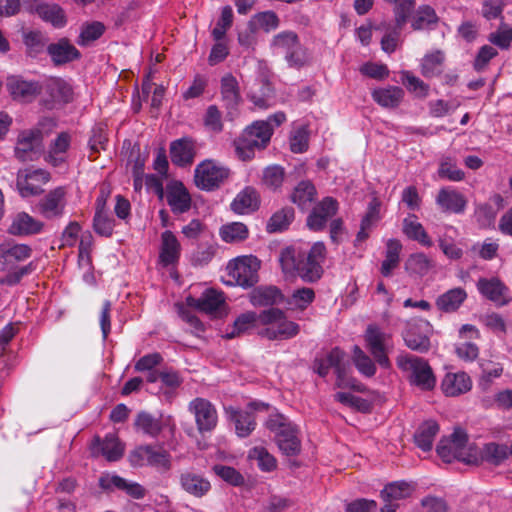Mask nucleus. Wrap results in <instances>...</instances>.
<instances>
[{
	"instance_id": "f257e3e1",
	"label": "nucleus",
	"mask_w": 512,
	"mask_h": 512,
	"mask_svg": "<svg viewBox=\"0 0 512 512\" xmlns=\"http://www.w3.org/2000/svg\"><path fill=\"white\" fill-rule=\"evenodd\" d=\"M327 249L323 242H315L308 252L297 251L287 247L280 253L279 262L285 274L296 273L304 282L315 283L323 275L322 264L326 259Z\"/></svg>"
},
{
	"instance_id": "f03ea898",
	"label": "nucleus",
	"mask_w": 512,
	"mask_h": 512,
	"mask_svg": "<svg viewBox=\"0 0 512 512\" xmlns=\"http://www.w3.org/2000/svg\"><path fill=\"white\" fill-rule=\"evenodd\" d=\"M274 127L269 121L257 120L247 126L234 140L235 152L242 161H250L256 150L265 149L270 143Z\"/></svg>"
},
{
	"instance_id": "7ed1b4c3",
	"label": "nucleus",
	"mask_w": 512,
	"mask_h": 512,
	"mask_svg": "<svg viewBox=\"0 0 512 512\" xmlns=\"http://www.w3.org/2000/svg\"><path fill=\"white\" fill-rule=\"evenodd\" d=\"M260 325L264 326L259 335L274 340H290L300 333V325L288 318L280 308H267L260 312Z\"/></svg>"
},
{
	"instance_id": "20e7f679",
	"label": "nucleus",
	"mask_w": 512,
	"mask_h": 512,
	"mask_svg": "<svg viewBox=\"0 0 512 512\" xmlns=\"http://www.w3.org/2000/svg\"><path fill=\"white\" fill-rule=\"evenodd\" d=\"M269 48L273 55L282 56L291 68L300 69L308 63L307 50L294 31L286 30L275 34L270 40Z\"/></svg>"
},
{
	"instance_id": "39448f33",
	"label": "nucleus",
	"mask_w": 512,
	"mask_h": 512,
	"mask_svg": "<svg viewBox=\"0 0 512 512\" xmlns=\"http://www.w3.org/2000/svg\"><path fill=\"white\" fill-rule=\"evenodd\" d=\"M396 365L402 372L408 373V381L411 385L422 391H431L435 388L436 377L426 359L401 353L396 358Z\"/></svg>"
},
{
	"instance_id": "423d86ee",
	"label": "nucleus",
	"mask_w": 512,
	"mask_h": 512,
	"mask_svg": "<svg viewBox=\"0 0 512 512\" xmlns=\"http://www.w3.org/2000/svg\"><path fill=\"white\" fill-rule=\"evenodd\" d=\"M266 427L275 434V441L280 451L286 456H297L301 452V440L297 427L283 414L269 416Z\"/></svg>"
},
{
	"instance_id": "0eeeda50",
	"label": "nucleus",
	"mask_w": 512,
	"mask_h": 512,
	"mask_svg": "<svg viewBox=\"0 0 512 512\" xmlns=\"http://www.w3.org/2000/svg\"><path fill=\"white\" fill-rule=\"evenodd\" d=\"M133 467H152L159 473H167L172 468V457L163 445H140L129 454Z\"/></svg>"
},
{
	"instance_id": "6e6552de",
	"label": "nucleus",
	"mask_w": 512,
	"mask_h": 512,
	"mask_svg": "<svg viewBox=\"0 0 512 512\" xmlns=\"http://www.w3.org/2000/svg\"><path fill=\"white\" fill-rule=\"evenodd\" d=\"M230 169L213 159H206L196 165L194 170L195 186L206 192L219 189L230 177Z\"/></svg>"
},
{
	"instance_id": "1a4fd4ad",
	"label": "nucleus",
	"mask_w": 512,
	"mask_h": 512,
	"mask_svg": "<svg viewBox=\"0 0 512 512\" xmlns=\"http://www.w3.org/2000/svg\"><path fill=\"white\" fill-rule=\"evenodd\" d=\"M259 260L255 256H241L231 260L227 265L228 276L236 285L248 288L258 281Z\"/></svg>"
},
{
	"instance_id": "9d476101",
	"label": "nucleus",
	"mask_w": 512,
	"mask_h": 512,
	"mask_svg": "<svg viewBox=\"0 0 512 512\" xmlns=\"http://www.w3.org/2000/svg\"><path fill=\"white\" fill-rule=\"evenodd\" d=\"M189 412L194 416L196 427L201 435L211 433L218 424L217 409L209 400L197 397L190 401Z\"/></svg>"
},
{
	"instance_id": "9b49d317",
	"label": "nucleus",
	"mask_w": 512,
	"mask_h": 512,
	"mask_svg": "<svg viewBox=\"0 0 512 512\" xmlns=\"http://www.w3.org/2000/svg\"><path fill=\"white\" fill-rule=\"evenodd\" d=\"M364 339L366 348L369 350L375 361L385 369L391 367L388 357V348L391 336L383 332L376 325H369L366 329Z\"/></svg>"
},
{
	"instance_id": "f8f14e48",
	"label": "nucleus",
	"mask_w": 512,
	"mask_h": 512,
	"mask_svg": "<svg viewBox=\"0 0 512 512\" xmlns=\"http://www.w3.org/2000/svg\"><path fill=\"white\" fill-rule=\"evenodd\" d=\"M220 94L224 108L226 109L225 119L232 122L240 114L239 105L242 98L239 83L231 73H227L221 78Z\"/></svg>"
},
{
	"instance_id": "ddd939ff",
	"label": "nucleus",
	"mask_w": 512,
	"mask_h": 512,
	"mask_svg": "<svg viewBox=\"0 0 512 512\" xmlns=\"http://www.w3.org/2000/svg\"><path fill=\"white\" fill-rule=\"evenodd\" d=\"M124 444L114 433L106 434L104 438L95 436L90 444L93 457L103 456L109 462L120 460L124 455Z\"/></svg>"
},
{
	"instance_id": "4468645a",
	"label": "nucleus",
	"mask_w": 512,
	"mask_h": 512,
	"mask_svg": "<svg viewBox=\"0 0 512 512\" xmlns=\"http://www.w3.org/2000/svg\"><path fill=\"white\" fill-rule=\"evenodd\" d=\"M50 179V174L44 169H26L17 176V188L23 197L41 194L42 186Z\"/></svg>"
},
{
	"instance_id": "2eb2a0df",
	"label": "nucleus",
	"mask_w": 512,
	"mask_h": 512,
	"mask_svg": "<svg viewBox=\"0 0 512 512\" xmlns=\"http://www.w3.org/2000/svg\"><path fill=\"white\" fill-rule=\"evenodd\" d=\"M476 286L484 298L497 306H504L512 301L509 288L497 277L480 278Z\"/></svg>"
},
{
	"instance_id": "dca6fc26",
	"label": "nucleus",
	"mask_w": 512,
	"mask_h": 512,
	"mask_svg": "<svg viewBox=\"0 0 512 512\" xmlns=\"http://www.w3.org/2000/svg\"><path fill=\"white\" fill-rule=\"evenodd\" d=\"M339 208L336 199L325 197L317 203L307 217V226L312 231H322L329 218L333 217Z\"/></svg>"
},
{
	"instance_id": "f3484780",
	"label": "nucleus",
	"mask_w": 512,
	"mask_h": 512,
	"mask_svg": "<svg viewBox=\"0 0 512 512\" xmlns=\"http://www.w3.org/2000/svg\"><path fill=\"white\" fill-rule=\"evenodd\" d=\"M41 141L39 131L27 130L21 132L15 147L16 158L21 162L37 159L41 151Z\"/></svg>"
},
{
	"instance_id": "a211bd4d",
	"label": "nucleus",
	"mask_w": 512,
	"mask_h": 512,
	"mask_svg": "<svg viewBox=\"0 0 512 512\" xmlns=\"http://www.w3.org/2000/svg\"><path fill=\"white\" fill-rule=\"evenodd\" d=\"M435 202L442 212L454 214H463L468 203L464 194L450 186L438 191Z\"/></svg>"
},
{
	"instance_id": "6ab92c4d",
	"label": "nucleus",
	"mask_w": 512,
	"mask_h": 512,
	"mask_svg": "<svg viewBox=\"0 0 512 512\" xmlns=\"http://www.w3.org/2000/svg\"><path fill=\"white\" fill-rule=\"evenodd\" d=\"M166 201L174 214H183L191 208V195L181 181H172L166 186Z\"/></svg>"
},
{
	"instance_id": "aec40b11",
	"label": "nucleus",
	"mask_w": 512,
	"mask_h": 512,
	"mask_svg": "<svg viewBox=\"0 0 512 512\" xmlns=\"http://www.w3.org/2000/svg\"><path fill=\"white\" fill-rule=\"evenodd\" d=\"M7 88L13 99L22 102L33 101L42 91V86L37 81H27L20 76L7 78Z\"/></svg>"
},
{
	"instance_id": "412c9836",
	"label": "nucleus",
	"mask_w": 512,
	"mask_h": 512,
	"mask_svg": "<svg viewBox=\"0 0 512 512\" xmlns=\"http://www.w3.org/2000/svg\"><path fill=\"white\" fill-rule=\"evenodd\" d=\"M196 156V142L190 137L176 139L170 144V158L178 167L190 166Z\"/></svg>"
},
{
	"instance_id": "4be33fe9",
	"label": "nucleus",
	"mask_w": 512,
	"mask_h": 512,
	"mask_svg": "<svg viewBox=\"0 0 512 512\" xmlns=\"http://www.w3.org/2000/svg\"><path fill=\"white\" fill-rule=\"evenodd\" d=\"M44 224L26 212H19L13 216L8 227V233L14 236H30L42 231Z\"/></svg>"
},
{
	"instance_id": "5701e85b",
	"label": "nucleus",
	"mask_w": 512,
	"mask_h": 512,
	"mask_svg": "<svg viewBox=\"0 0 512 512\" xmlns=\"http://www.w3.org/2000/svg\"><path fill=\"white\" fill-rule=\"evenodd\" d=\"M179 483L186 493L197 498L205 496L211 489V484L205 477L190 470L179 474Z\"/></svg>"
},
{
	"instance_id": "b1692460",
	"label": "nucleus",
	"mask_w": 512,
	"mask_h": 512,
	"mask_svg": "<svg viewBox=\"0 0 512 512\" xmlns=\"http://www.w3.org/2000/svg\"><path fill=\"white\" fill-rule=\"evenodd\" d=\"M99 486L103 490H111L117 488L125 491L129 496L135 499H142L145 494V488L139 483H129L126 479L118 475H104L99 479Z\"/></svg>"
},
{
	"instance_id": "393cba45",
	"label": "nucleus",
	"mask_w": 512,
	"mask_h": 512,
	"mask_svg": "<svg viewBox=\"0 0 512 512\" xmlns=\"http://www.w3.org/2000/svg\"><path fill=\"white\" fill-rule=\"evenodd\" d=\"M472 381L465 372H448L441 382V389L446 396L456 397L470 391Z\"/></svg>"
},
{
	"instance_id": "a878e982",
	"label": "nucleus",
	"mask_w": 512,
	"mask_h": 512,
	"mask_svg": "<svg viewBox=\"0 0 512 512\" xmlns=\"http://www.w3.org/2000/svg\"><path fill=\"white\" fill-rule=\"evenodd\" d=\"M26 8L37 13L41 19L55 27H61L64 19L63 11L57 4L40 3L38 0H23Z\"/></svg>"
},
{
	"instance_id": "bb28decb",
	"label": "nucleus",
	"mask_w": 512,
	"mask_h": 512,
	"mask_svg": "<svg viewBox=\"0 0 512 512\" xmlns=\"http://www.w3.org/2000/svg\"><path fill=\"white\" fill-rule=\"evenodd\" d=\"M181 254V245L177 237L170 230L161 234V248L159 260L164 267L178 263Z\"/></svg>"
},
{
	"instance_id": "cd10ccee",
	"label": "nucleus",
	"mask_w": 512,
	"mask_h": 512,
	"mask_svg": "<svg viewBox=\"0 0 512 512\" xmlns=\"http://www.w3.org/2000/svg\"><path fill=\"white\" fill-rule=\"evenodd\" d=\"M436 452L438 456L447 463H451L453 460H459L466 464H479V458L477 453H462L454 448L453 444L449 439L442 438L437 445Z\"/></svg>"
},
{
	"instance_id": "c85d7f7f",
	"label": "nucleus",
	"mask_w": 512,
	"mask_h": 512,
	"mask_svg": "<svg viewBox=\"0 0 512 512\" xmlns=\"http://www.w3.org/2000/svg\"><path fill=\"white\" fill-rule=\"evenodd\" d=\"M259 204L258 192L252 187H246L236 195L230 207L237 214H248L256 211Z\"/></svg>"
},
{
	"instance_id": "c756f323",
	"label": "nucleus",
	"mask_w": 512,
	"mask_h": 512,
	"mask_svg": "<svg viewBox=\"0 0 512 512\" xmlns=\"http://www.w3.org/2000/svg\"><path fill=\"white\" fill-rule=\"evenodd\" d=\"M439 430V424L435 420L430 419L424 421L414 433L413 439L415 445L423 452L431 451L434 439L439 433Z\"/></svg>"
},
{
	"instance_id": "7c9ffc66",
	"label": "nucleus",
	"mask_w": 512,
	"mask_h": 512,
	"mask_svg": "<svg viewBox=\"0 0 512 512\" xmlns=\"http://www.w3.org/2000/svg\"><path fill=\"white\" fill-rule=\"evenodd\" d=\"M467 299V292L461 287L452 288L439 295L436 299V307L444 313L456 312Z\"/></svg>"
},
{
	"instance_id": "2f4dec72",
	"label": "nucleus",
	"mask_w": 512,
	"mask_h": 512,
	"mask_svg": "<svg viewBox=\"0 0 512 512\" xmlns=\"http://www.w3.org/2000/svg\"><path fill=\"white\" fill-rule=\"evenodd\" d=\"M403 339L408 348L419 353H426L431 346L429 337L421 332L420 325L416 323H408Z\"/></svg>"
},
{
	"instance_id": "473e14b6",
	"label": "nucleus",
	"mask_w": 512,
	"mask_h": 512,
	"mask_svg": "<svg viewBox=\"0 0 512 512\" xmlns=\"http://www.w3.org/2000/svg\"><path fill=\"white\" fill-rule=\"evenodd\" d=\"M230 419L235 425V431L238 437H248L256 428L255 414L248 410L231 409Z\"/></svg>"
},
{
	"instance_id": "72a5a7b5",
	"label": "nucleus",
	"mask_w": 512,
	"mask_h": 512,
	"mask_svg": "<svg viewBox=\"0 0 512 512\" xmlns=\"http://www.w3.org/2000/svg\"><path fill=\"white\" fill-rule=\"evenodd\" d=\"M416 490V484L405 480L394 481L385 485L381 491L384 502H392L409 498Z\"/></svg>"
},
{
	"instance_id": "f704fd0d",
	"label": "nucleus",
	"mask_w": 512,
	"mask_h": 512,
	"mask_svg": "<svg viewBox=\"0 0 512 512\" xmlns=\"http://www.w3.org/2000/svg\"><path fill=\"white\" fill-rule=\"evenodd\" d=\"M317 191L310 180L300 181L293 189L290 200L301 210H307L316 200Z\"/></svg>"
},
{
	"instance_id": "c9c22d12",
	"label": "nucleus",
	"mask_w": 512,
	"mask_h": 512,
	"mask_svg": "<svg viewBox=\"0 0 512 512\" xmlns=\"http://www.w3.org/2000/svg\"><path fill=\"white\" fill-rule=\"evenodd\" d=\"M134 427L151 438H157L163 430L161 418L155 417L149 412L140 411L135 418Z\"/></svg>"
},
{
	"instance_id": "e433bc0d",
	"label": "nucleus",
	"mask_w": 512,
	"mask_h": 512,
	"mask_svg": "<svg viewBox=\"0 0 512 512\" xmlns=\"http://www.w3.org/2000/svg\"><path fill=\"white\" fill-rule=\"evenodd\" d=\"M346 358V353L339 347L332 348L325 357H316L313 361V371L324 378L329 374L331 368L334 370L341 360Z\"/></svg>"
},
{
	"instance_id": "4c0bfd02",
	"label": "nucleus",
	"mask_w": 512,
	"mask_h": 512,
	"mask_svg": "<svg viewBox=\"0 0 512 512\" xmlns=\"http://www.w3.org/2000/svg\"><path fill=\"white\" fill-rule=\"evenodd\" d=\"M223 302V294L215 289H207L198 299L191 296L187 298L189 306H193L203 312H214Z\"/></svg>"
},
{
	"instance_id": "58836bf2",
	"label": "nucleus",
	"mask_w": 512,
	"mask_h": 512,
	"mask_svg": "<svg viewBox=\"0 0 512 512\" xmlns=\"http://www.w3.org/2000/svg\"><path fill=\"white\" fill-rule=\"evenodd\" d=\"M281 290L275 286L260 287L253 291L251 303L254 306L274 308L273 306L283 301Z\"/></svg>"
},
{
	"instance_id": "ea45409f",
	"label": "nucleus",
	"mask_w": 512,
	"mask_h": 512,
	"mask_svg": "<svg viewBox=\"0 0 512 512\" xmlns=\"http://www.w3.org/2000/svg\"><path fill=\"white\" fill-rule=\"evenodd\" d=\"M32 249L26 244H2L0 245V263L9 266L16 262L28 259Z\"/></svg>"
},
{
	"instance_id": "a19ab883",
	"label": "nucleus",
	"mask_w": 512,
	"mask_h": 512,
	"mask_svg": "<svg viewBox=\"0 0 512 512\" xmlns=\"http://www.w3.org/2000/svg\"><path fill=\"white\" fill-rule=\"evenodd\" d=\"M402 230L409 239L417 241L423 246L430 247L433 244L423 225L417 221L415 214L404 218Z\"/></svg>"
},
{
	"instance_id": "79ce46f5",
	"label": "nucleus",
	"mask_w": 512,
	"mask_h": 512,
	"mask_svg": "<svg viewBox=\"0 0 512 512\" xmlns=\"http://www.w3.org/2000/svg\"><path fill=\"white\" fill-rule=\"evenodd\" d=\"M404 97V90L398 86H389L387 88H378L373 90V100L382 107L396 108Z\"/></svg>"
},
{
	"instance_id": "37998d69",
	"label": "nucleus",
	"mask_w": 512,
	"mask_h": 512,
	"mask_svg": "<svg viewBox=\"0 0 512 512\" xmlns=\"http://www.w3.org/2000/svg\"><path fill=\"white\" fill-rule=\"evenodd\" d=\"M402 244L398 239H389L386 243L385 259L381 264L380 272L384 277L392 275V271L399 266Z\"/></svg>"
},
{
	"instance_id": "c03bdc74",
	"label": "nucleus",
	"mask_w": 512,
	"mask_h": 512,
	"mask_svg": "<svg viewBox=\"0 0 512 512\" xmlns=\"http://www.w3.org/2000/svg\"><path fill=\"white\" fill-rule=\"evenodd\" d=\"M64 199V188L58 187L48 193L39 203L42 215L51 218L61 214L60 204Z\"/></svg>"
},
{
	"instance_id": "a18cd8bd",
	"label": "nucleus",
	"mask_w": 512,
	"mask_h": 512,
	"mask_svg": "<svg viewBox=\"0 0 512 512\" xmlns=\"http://www.w3.org/2000/svg\"><path fill=\"white\" fill-rule=\"evenodd\" d=\"M445 54L441 50L426 54L421 62V74L425 78H433L442 73Z\"/></svg>"
},
{
	"instance_id": "49530a36",
	"label": "nucleus",
	"mask_w": 512,
	"mask_h": 512,
	"mask_svg": "<svg viewBox=\"0 0 512 512\" xmlns=\"http://www.w3.org/2000/svg\"><path fill=\"white\" fill-rule=\"evenodd\" d=\"M334 372L336 374V387L342 389L349 388L358 392L363 391V385L351 376L350 365L345 359L340 361Z\"/></svg>"
},
{
	"instance_id": "de8ad7c7",
	"label": "nucleus",
	"mask_w": 512,
	"mask_h": 512,
	"mask_svg": "<svg viewBox=\"0 0 512 512\" xmlns=\"http://www.w3.org/2000/svg\"><path fill=\"white\" fill-rule=\"evenodd\" d=\"M294 217L295 212L292 207H283L270 217L266 229L270 233L282 232L289 227Z\"/></svg>"
},
{
	"instance_id": "09e8293b",
	"label": "nucleus",
	"mask_w": 512,
	"mask_h": 512,
	"mask_svg": "<svg viewBox=\"0 0 512 512\" xmlns=\"http://www.w3.org/2000/svg\"><path fill=\"white\" fill-rule=\"evenodd\" d=\"M509 452L508 447L506 445L497 444V443H488L484 445L481 450L479 463L481 461H486L494 466H499L508 458Z\"/></svg>"
},
{
	"instance_id": "8fccbe9b",
	"label": "nucleus",
	"mask_w": 512,
	"mask_h": 512,
	"mask_svg": "<svg viewBox=\"0 0 512 512\" xmlns=\"http://www.w3.org/2000/svg\"><path fill=\"white\" fill-rule=\"evenodd\" d=\"M23 43L27 54L36 57L48 46V38L39 30H29L23 32Z\"/></svg>"
},
{
	"instance_id": "3c124183",
	"label": "nucleus",
	"mask_w": 512,
	"mask_h": 512,
	"mask_svg": "<svg viewBox=\"0 0 512 512\" xmlns=\"http://www.w3.org/2000/svg\"><path fill=\"white\" fill-rule=\"evenodd\" d=\"M108 143L107 133L102 125H96L91 130V136L88 141L90 161H95L101 150H106Z\"/></svg>"
},
{
	"instance_id": "603ef678",
	"label": "nucleus",
	"mask_w": 512,
	"mask_h": 512,
	"mask_svg": "<svg viewBox=\"0 0 512 512\" xmlns=\"http://www.w3.org/2000/svg\"><path fill=\"white\" fill-rule=\"evenodd\" d=\"M437 172L441 179L453 182H459L465 178L464 171L458 168L456 160L450 156L441 157Z\"/></svg>"
},
{
	"instance_id": "864d4df0",
	"label": "nucleus",
	"mask_w": 512,
	"mask_h": 512,
	"mask_svg": "<svg viewBox=\"0 0 512 512\" xmlns=\"http://www.w3.org/2000/svg\"><path fill=\"white\" fill-rule=\"evenodd\" d=\"M256 324L260 325V313H243L234 321L231 332L227 333V338L232 339L238 337L253 328Z\"/></svg>"
},
{
	"instance_id": "5fc2aeb1",
	"label": "nucleus",
	"mask_w": 512,
	"mask_h": 512,
	"mask_svg": "<svg viewBox=\"0 0 512 512\" xmlns=\"http://www.w3.org/2000/svg\"><path fill=\"white\" fill-rule=\"evenodd\" d=\"M315 291L310 287H302L295 289L289 300L288 304L291 306L293 311H304L311 305L315 300Z\"/></svg>"
},
{
	"instance_id": "6e6d98bb",
	"label": "nucleus",
	"mask_w": 512,
	"mask_h": 512,
	"mask_svg": "<svg viewBox=\"0 0 512 512\" xmlns=\"http://www.w3.org/2000/svg\"><path fill=\"white\" fill-rule=\"evenodd\" d=\"M221 239L226 243L240 242L248 238L249 231L245 224L232 222L223 225L219 231Z\"/></svg>"
},
{
	"instance_id": "4d7b16f0",
	"label": "nucleus",
	"mask_w": 512,
	"mask_h": 512,
	"mask_svg": "<svg viewBox=\"0 0 512 512\" xmlns=\"http://www.w3.org/2000/svg\"><path fill=\"white\" fill-rule=\"evenodd\" d=\"M438 21L439 17L437 16L434 8L429 5H422L418 8L411 26L414 30H424L432 28V26L436 25Z\"/></svg>"
},
{
	"instance_id": "13d9d810",
	"label": "nucleus",
	"mask_w": 512,
	"mask_h": 512,
	"mask_svg": "<svg viewBox=\"0 0 512 512\" xmlns=\"http://www.w3.org/2000/svg\"><path fill=\"white\" fill-rule=\"evenodd\" d=\"M249 459L257 462L258 468L263 472H271L277 467L276 458L265 447H253L248 454Z\"/></svg>"
},
{
	"instance_id": "bf43d9fd",
	"label": "nucleus",
	"mask_w": 512,
	"mask_h": 512,
	"mask_svg": "<svg viewBox=\"0 0 512 512\" xmlns=\"http://www.w3.org/2000/svg\"><path fill=\"white\" fill-rule=\"evenodd\" d=\"M105 29V25L99 21L85 23L82 25L77 43L80 46H89L104 34Z\"/></svg>"
},
{
	"instance_id": "052dcab7",
	"label": "nucleus",
	"mask_w": 512,
	"mask_h": 512,
	"mask_svg": "<svg viewBox=\"0 0 512 512\" xmlns=\"http://www.w3.org/2000/svg\"><path fill=\"white\" fill-rule=\"evenodd\" d=\"M392 5L395 25L402 29L415 10L416 0H396Z\"/></svg>"
},
{
	"instance_id": "680f3d73",
	"label": "nucleus",
	"mask_w": 512,
	"mask_h": 512,
	"mask_svg": "<svg viewBox=\"0 0 512 512\" xmlns=\"http://www.w3.org/2000/svg\"><path fill=\"white\" fill-rule=\"evenodd\" d=\"M353 363L359 373L365 377H373L377 371L373 360L357 345L353 348Z\"/></svg>"
},
{
	"instance_id": "e2e57ef3",
	"label": "nucleus",
	"mask_w": 512,
	"mask_h": 512,
	"mask_svg": "<svg viewBox=\"0 0 512 512\" xmlns=\"http://www.w3.org/2000/svg\"><path fill=\"white\" fill-rule=\"evenodd\" d=\"M285 178V170L279 165L268 166L263 171V184L270 190L281 188Z\"/></svg>"
},
{
	"instance_id": "0e129e2a",
	"label": "nucleus",
	"mask_w": 512,
	"mask_h": 512,
	"mask_svg": "<svg viewBox=\"0 0 512 512\" xmlns=\"http://www.w3.org/2000/svg\"><path fill=\"white\" fill-rule=\"evenodd\" d=\"M203 125L207 131L219 134L223 131L222 112L216 105H209L203 116Z\"/></svg>"
},
{
	"instance_id": "69168bd1",
	"label": "nucleus",
	"mask_w": 512,
	"mask_h": 512,
	"mask_svg": "<svg viewBox=\"0 0 512 512\" xmlns=\"http://www.w3.org/2000/svg\"><path fill=\"white\" fill-rule=\"evenodd\" d=\"M115 226L114 219L109 215L108 211L95 212L93 218L94 231L102 237H111Z\"/></svg>"
},
{
	"instance_id": "338daca9",
	"label": "nucleus",
	"mask_w": 512,
	"mask_h": 512,
	"mask_svg": "<svg viewBox=\"0 0 512 512\" xmlns=\"http://www.w3.org/2000/svg\"><path fill=\"white\" fill-rule=\"evenodd\" d=\"M212 469L218 477L232 486H241L245 482L243 475L234 467L217 464Z\"/></svg>"
},
{
	"instance_id": "774afa93",
	"label": "nucleus",
	"mask_w": 512,
	"mask_h": 512,
	"mask_svg": "<svg viewBox=\"0 0 512 512\" xmlns=\"http://www.w3.org/2000/svg\"><path fill=\"white\" fill-rule=\"evenodd\" d=\"M488 40L502 50H507L512 42V28L502 21L499 28L489 34Z\"/></svg>"
}]
</instances>
